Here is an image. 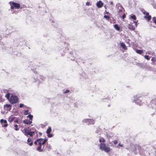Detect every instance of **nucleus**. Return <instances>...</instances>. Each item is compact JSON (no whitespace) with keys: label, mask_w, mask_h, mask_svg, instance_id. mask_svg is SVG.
Masks as SVG:
<instances>
[{"label":"nucleus","mask_w":156,"mask_h":156,"mask_svg":"<svg viewBox=\"0 0 156 156\" xmlns=\"http://www.w3.org/2000/svg\"><path fill=\"white\" fill-rule=\"evenodd\" d=\"M44 139L42 138L37 139L39 146L37 148L36 150L39 152H43L45 150L44 145L47 141V139H45L43 141H42Z\"/></svg>","instance_id":"obj_1"},{"label":"nucleus","mask_w":156,"mask_h":156,"mask_svg":"<svg viewBox=\"0 0 156 156\" xmlns=\"http://www.w3.org/2000/svg\"><path fill=\"white\" fill-rule=\"evenodd\" d=\"M22 131L24 134L27 137L29 136L30 137H32L35 134V132L32 131L31 129H27L25 128Z\"/></svg>","instance_id":"obj_2"},{"label":"nucleus","mask_w":156,"mask_h":156,"mask_svg":"<svg viewBox=\"0 0 156 156\" xmlns=\"http://www.w3.org/2000/svg\"><path fill=\"white\" fill-rule=\"evenodd\" d=\"M100 148L102 151H104L106 153L110 152L111 150L110 148L107 146L105 143H101L100 144Z\"/></svg>","instance_id":"obj_3"},{"label":"nucleus","mask_w":156,"mask_h":156,"mask_svg":"<svg viewBox=\"0 0 156 156\" xmlns=\"http://www.w3.org/2000/svg\"><path fill=\"white\" fill-rule=\"evenodd\" d=\"M18 98L17 96L12 95L9 99V102L12 104H14L18 102Z\"/></svg>","instance_id":"obj_4"},{"label":"nucleus","mask_w":156,"mask_h":156,"mask_svg":"<svg viewBox=\"0 0 156 156\" xmlns=\"http://www.w3.org/2000/svg\"><path fill=\"white\" fill-rule=\"evenodd\" d=\"M11 6V9H13L14 7L17 9H19L20 8V5L19 4L12 2H9Z\"/></svg>","instance_id":"obj_5"},{"label":"nucleus","mask_w":156,"mask_h":156,"mask_svg":"<svg viewBox=\"0 0 156 156\" xmlns=\"http://www.w3.org/2000/svg\"><path fill=\"white\" fill-rule=\"evenodd\" d=\"M83 121L84 122L86 123L88 125H93L95 123V122L94 120L90 119H84Z\"/></svg>","instance_id":"obj_6"},{"label":"nucleus","mask_w":156,"mask_h":156,"mask_svg":"<svg viewBox=\"0 0 156 156\" xmlns=\"http://www.w3.org/2000/svg\"><path fill=\"white\" fill-rule=\"evenodd\" d=\"M0 122L2 126L3 127H7L8 126V124L7 123V121L5 120L1 119L0 120Z\"/></svg>","instance_id":"obj_7"},{"label":"nucleus","mask_w":156,"mask_h":156,"mask_svg":"<svg viewBox=\"0 0 156 156\" xmlns=\"http://www.w3.org/2000/svg\"><path fill=\"white\" fill-rule=\"evenodd\" d=\"M51 127H49L47 129L46 131V133L48 134V137H51L53 136L52 134H50V133L51 132Z\"/></svg>","instance_id":"obj_8"},{"label":"nucleus","mask_w":156,"mask_h":156,"mask_svg":"<svg viewBox=\"0 0 156 156\" xmlns=\"http://www.w3.org/2000/svg\"><path fill=\"white\" fill-rule=\"evenodd\" d=\"M103 5V3L101 1H99L97 3V6L98 8H101Z\"/></svg>","instance_id":"obj_9"},{"label":"nucleus","mask_w":156,"mask_h":156,"mask_svg":"<svg viewBox=\"0 0 156 156\" xmlns=\"http://www.w3.org/2000/svg\"><path fill=\"white\" fill-rule=\"evenodd\" d=\"M23 122L25 124L27 125H30L32 123V121H30L27 119H26L23 120Z\"/></svg>","instance_id":"obj_10"},{"label":"nucleus","mask_w":156,"mask_h":156,"mask_svg":"<svg viewBox=\"0 0 156 156\" xmlns=\"http://www.w3.org/2000/svg\"><path fill=\"white\" fill-rule=\"evenodd\" d=\"M5 108H7L8 110H10L11 109L12 106L10 105L6 104L5 105Z\"/></svg>","instance_id":"obj_11"},{"label":"nucleus","mask_w":156,"mask_h":156,"mask_svg":"<svg viewBox=\"0 0 156 156\" xmlns=\"http://www.w3.org/2000/svg\"><path fill=\"white\" fill-rule=\"evenodd\" d=\"M141 98L140 96H138V95L134 97V101L136 102H137L138 100H139V98Z\"/></svg>","instance_id":"obj_12"},{"label":"nucleus","mask_w":156,"mask_h":156,"mask_svg":"<svg viewBox=\"0 0 156 156\" xmlns=\"http://www.w3.org/2000/svg\"><path fill=\"white\" fill-rule=\"evenodd\" d=\"M121 46L124 49L126 50L127 49V48L125 44L123 42H122L121 43Z\"/></svg>","instance_id":"obj_13"},{"label":"nucleus","mask_w":156,"mask_h":156,"mask_svg":"<svg viewBox=\"0 0 156 156\" xmlns=\"http://www.w3.org/2000/svg\"><path fill=\"white\" fill-rule=\"evenodd\" d=\"M114 27L115 29L118 31H119L120 30V28L118 27V25L116 24L114 25Z\"/></svg>","instance_id":"obj_14"},{"label":"nucleus","mask_w":156,"mask_h":156,"mask_svg":"<svg viewBox=\"0 0 156 156\" xmlns=\"http://www.w3.org/2000/svg\"><path fill=\"white\" fill-rule=\"evenodd\" d=\"M146 54H148L153 55H154L155 53L154 52H151V51H148L146 52Z\"/></svg>","instance_id":"obj_15"},{"label":"nucleus","mask_w":156,"mask_h":156,"mask_svg":"<svg viewBox=\"0 0 156 156\" xmlns=\"http://www.w3.org/2000/svg\"><path fill=\"white\" fill-rule=\"evenodd\" d=\"M136 52L139 54H141L143 52V51L140 50H136Z\"/></svg>","instance_id":"obj_16"},{"label":"nucleus","mask_w":156,"mask_h":156,"mask_svg":"<svg viewBox=\"0 0 156 156\" xmlns=\"http://www.w3.org/2000/svg\"><path fill=\"white\" fill-rule=\"evenodd\" d=\"M99 142L100 143H101V142H102L103 143H104L105 142V140L103 138H101L99 139Z\"/></svg>","instance_id":"obj_17"},{"label":"nucleus","mask_w":156,"mask_h":156,"mask_svg":"<svg viewBox=\"0 0 156 156\" xmlns=\"http://www.w3.org/2000/svg\"><path fill=\"white\" fill-rule=\"evenodd\" d=\"M10 94L9 93H8L6 94L5 95V97L7 98V99H9Z\"/></svg>","instance_id":"obj_18"},{"label":"nucleus","mask_w":156,"mask_h":156,"mask_svg":"<svg viewBox=\"0 0 156 156\" xmlns=\"http://www.w3.org/2000/svg\"><path fill=\"white\" fill-rule=\"evenodd\" d=\"M27 118H29L30 120H32L33 118V116L32 115H30L27 116Z\"/></svg>","instance_id":"obj_19"},{"label":"nucleus","mask_w":156,"mask_h":156,"mask_svg":"<svg viewBox=\"0 0 156 156\" xmlns=\"http://www.w3.org/2000/svg\"><path fill=\"white\" fill-rule=\"evenodd\" d=\"M151 61L153 63L156 62V58H155V57H152L151 59Z\"/></svg>","instance_id":"obj_20"},{"label":"nucleus","mask_w":156,"mask_h":156,"mask_svg":"<svg viewBox=\"0 0 156 156\" xmlns=\"http://www.w3.org/2000/svg\"><path fill=\"white\" fill-rule=\"evenodd\" d=\"M131 18L133 20H136V16L135 15H133L131 16Z\"/></svg>","instance_id":"obj_21"},{"label":"nucleus","mask_w":156,"mask_h":156,"mask_svg":"<svg viewBox=\"0 0 156 156\" xmlns=\"http://www.w3.org/2000/svg\"><path fill=\"white\" fill-rule=\"evenodd\" d=\"M144 57L146 59H147V60H149L150 59V58H149V56L147 55H145L144 56Z\"/></svg>","instance_id":"obj_22"},{"label":"nucleus","mask_w":156,"mask_h":156,"mask_svg":"<svg viewBox=\"0 0 156 156\" xmlns=\"http://www.w3.org/2000/svg\"><path fill=\"white\" fill-rule=\"evenodd\" d=\"M14 126L15 127V129L16 130V131H17L19 130V128H18V125L16 124V125H14Z\"/></svg>","instance_id":"obj_23"},{"label":"nucleus","mask_w":156,"mask_h":156,"mask_svg":"<svg viewBox=\"0 0 156 156\" xmlns=\"http://www.w3.org/2000/svg\"><path fill=\"white\" fill-rule=\"evenodd\" d=\"M145 17L146 18H147L148 21L150 20V19H151V16H145Z\"/></svg>","instance_id":"obj_24"},{"label":"nucleus","mask_w":156,"mask_h":156,"mask_svg":"<svg viewBox=\"0 0 156 156\" xmlns=\"http://www.w3.org/2000/svg\"><path fill=\"white\" fill-rule=\"evenodd\" d=\"M104 18H106L107 20H108L110 18V17L107 15H105L104 16Z\"/></svg>","instance_id":"obj_25"},{"label":"nucleus","mask_w":156,"mask_h":156,"mask_svg":"<svg viewBox=\"0 0 156 156\" xmlns=\"http://www.w3.org/2000/svg\"><path fill=\"white\" fill-rule=\"evenodd\" d=\"M29 111L28 110H27L25 111L24 114L25 115H27L28 114Z\"/></svg>","instance_id":"obj_26"},{"label":"nucleus","mask_w":156,"mask_h":156,"mask_svg":"<svg viewBox=\"0 0 156 156\" xmlns=\"http://www.w3.org/2000/svg\"><path fill=\"white\" fill-rule=\"evenodd\" d=\"M153 22L156 24V18L155 17H153Z\"/></svg>","instance_id":"obj_27"},{"label":"nucleus","mask_w":156,"mask_h":156,"mask_svg":"<svg viewBox=\"0 0 156 156\" xmlns=\"http://www.w3.org/2000/svg\"><path fill=\"white\" fill-rule=\"evenodd\" d=\"M47 147L49 149H51V146L48 144Z\"/></svg>","instance_id":"obj_28"},{"label":"nucleus","mask_w":156,"mask_h":156,"mask_svg":"<svg viewBox=\"0 0 156 156\" xmlns=\"http://www.w3.org/2000/svg\"><path fill=\"white\" fill-rule=\"evenodd\" d=\"M27 142L28 143H29L30 142H31V139L29 138L28 139H27Z\"/></svg>","instance_id":"obj_29"},{"label":"nucleus","mask_w":156,"mask_h":156,"mask_svg":"<svg viewBox=\"0 0 156 156\" xmlns=\"http://www.w3.org/2000/svg\"><path fill=\"white\" fill-rule=\"evenodd\" d=\"M143 13L144 14H146V16H149V13L147 12H143Z\"/></svg>","instance_id":"obj_30"},{"label":"nucleus","mask_w":156,"mask_h":156,"mask_svg":"<svg viewBox=\"0 0 156 156\" xmlns=\"http://www.w3.org/2000/svg\"><path fill=\"white\" fill-rule=\"evenodd\" d=\"M126 17V15L124 13V14L122 16V19H124Z\"/></svg>","instance_id":"obj_31"},{"label":"nucleus","mask_w":156,"mask_h":156,"mask_svg":"<svg viewBox=\"0 0 156 156\" xmlns=\"http://www.w3.org/2000/svg\"><path fill=\"white\" fill-rule=\"evenodd\" d=\"M69 92V90H66L64 92V94H66Z\"/></svg>","instance_id":"obj_32"},{"label":"nucleus","mask_w":156,"mask_h":156,"mask_svg":"<svg viewBox=\"0 0 156 156\" xmlns=\"http://www.w3.org/2000/svg\"><path fill=\"white\" fill-rule=\"evenodd\" d=\"M113 143L115 144H117L118 141L116 140H115L113 141Z\"/></svg>","instance_id":"obj_33"},{"label":"nucleus","mask_w":156,"mask_h":156,"mask_svg":"<svg viewBox=\"0 0 156 156\" xmlns=\"http://www.w3.org/2000/svg\"><path fill=\"white\" fill-rule=\"evenodd\" d=\"M23 106V104H20V108H22Z\"/></svg>","instance_id":"obj_34"},{"label":"nucleus","mask_w":156,"mask_h":156,"mask_svg":"<svg viewBox=\"0 0 156 156\" xmlns=\"http://www.w3.org/2000/svg\"><path fill=\"white\" fill-rule=\"evenodd\" d=\"M37 143H38V141H37V140H36L35 141H34V144L35 145H37Z\"/></svg>","instance_id":"obj_35"},{"label":"nucleus","mask_w":156,"mask_h":156,"mask_svg":"<svg viewBox=\"0 0 156 156\" xmlns=\"http://www.w3.org/2000/svg\"><path fill=\"white\" fill-rule=\"evenodd\" d=\"M18 121H18V119H16L14 121V122H16V123H18Z\"/></svg>","instance_id":"obj_36"},{"label":"nucleus","mask_w":156,"mask_h":156,"mask_svg":"<svg viewBox=\"0 0 156 156\" xmlns=\"http://www.w3.org/2000/svg\"><path fill=\"white\" fill-rule=\"evenodd\" d=\"M33 143L32 142H31L30 143H29L28 144L30 146H32V145H33Z\"/></svg>","instance_id":"obj_37"},{"label":"nucleus","mask_w":156,"mask_h":156,"mask_svg":"<svg viewBox=\"0 0 156 156\" xmlns=\"http://www.w3.org/2000/svg\"><path fill=\"white\" fill-rule=\"evenodd\" d=\"M89 4H90V2H87L86 3V5H89Z\"/></svg>","instance_id":"obj_38"},{"label":"nucleus","mask_w":156,"mask_h":156,"mask_svg":"<svg viewBox=\"0 0 156 156\" xmlns=\"http://www.w3.org/2000/svg\"><path fill=\"white\" fill-rule=\"evenodd\" d=\"M14 118H15V117H12L11 119L10 122H12L14 120Z\"/></svg>","instance_id":"obj_39"},{"label":"nucleus","mask_w":156,"mask_h":156,"mask_svg":"<svg viewBox=\"0 0 156 156\" xmlns=\"http://www.w3.org/2000/svg\"><path fill=\"white\" fill-rule=\"evenodd\" d=\"M119 145L121 147H122L123 146V145L121 144L120 143H119Z\"/></svg>","instance_id":"obj_40"},{"label":"nucleus","mask_w":156,"mask_h":156,"mask_svg":"<svg viewBox=\"0 0 156 156\" xmlns=\"http://www.w3.org/2000/svg\"><path fill=\"white\" fill-rule=\"evenodd\" d=\"M110 4H111V5H113V2H110Z\"/></svg>","instance_id":"obj_41"},{"label":"nucleus","mask_w":156,"mask_h":156,"mask_svg":"<svg viewBox=\"0 0 156 156\" xmlns=\"http://www.w3.org/2000/svg\"><path fill=\"white\" fill-rule=\"evenodd\" d=\"M133 23H135L136 24V22L134 21Z\"/></svg>","instance_id":"obj_42"},{"label":"nucleus","mask_w":156,"mask_h":156,"mask_svg":"<svg viewBox=\"0 0 156 156\" xmlns=\"http://www.w3.org/2000/svg\"><path fill=\"white\" fill-rule=\"evenodd\" d=\"M121 10H119V12H121Z\"/></svg>","instance_id":"obj_43"},{"label":"nucleus","mask_w":156,"mask_h":156,"mask_svg":"<svg viewBox=\"0 0 156 156\" xmlns=\"http://www.w3.org/2000/svg\"><path fill=\"white\" fill-rule=\"evenodd\" d=\"M106 12V14H108V12Z\"/></svg>","instance_id":"obj_44"},{"label":"nucleus","mask_w":156,"mask_h":156,"mask_svg":"<svg viewBox=\"0 0 156 156\" xmlns=\"http://www.w3.org/2000/svg\"><path fill=\"white\" fill-rule=\"evenodd\" d=\"M108 107H110V105H108Z\"/></svg>","instance_id":"obj_45"},{"label":"nucleus","mask_w":156,"mask_h":156,"mask_svg":"<svg viewBox=\"0 0 156 156\" xmlns=\"http://www.w3.org/2000/svg\"><path fill=\"white\" fill-rule=\"evenodd\" d=\"M105 9H106V7H105Z\"/></svg>","instance_id":"obj_46"},{"label":"nucleus","mask_w":156,"mask_h":156,"mask_svg":"<svg viewBox=\"0 0 156 156\" xmlns=\"http://www.w3.org/2000/svg\"><path fill=\"white\" fill-rule=\"evenodd\" d=\"M155 64L156 65V63H155Z\"/></svg>","instance_id":"obj_47"}]
</instances>
